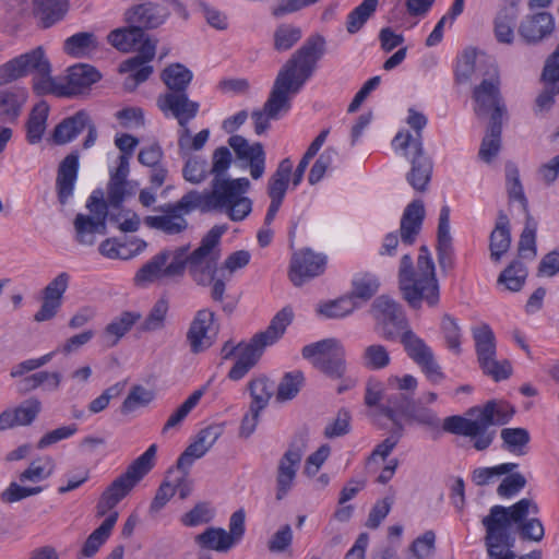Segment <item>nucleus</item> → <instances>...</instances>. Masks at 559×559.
Returning a JSON list of instances; mask_svg holds the SVG:
<instances>
[{
	"mask_svg": "<svg viewBox=\"0 0 559 559\" xmlns=\"http://www.w3.org/2000/svg\"><path fill=\"white\" fill-rule=\"evenodd\" d=\"M325 52V39L319 34L309 36L282 67L262 109L251 112L254 132L263 134L271 120H278L289 111L292 97L299 93Z\"/></svg>",
	"mask_w": 559,
	"mask_h": 559,
	"instance_id": "f257e3e1",
	"label": "nucleus"
},
{
	"mask_svg": "<svg viewBox=\"0 0 559 559\" xmlns=\"http://www.w3.org/2000/svg\"><path fill=\"white\" fill-rule=\"evenodd\" d=\"M539 512L538 504L530 498H523L511 507L493 506L489 514L481 521L486 528L485 545L490 559H515L514 537L509 530L512 523L516 525V532L522 540L539 543L545 536V528L536 515Z\"/></svg>",
	"mask_w": 559,
	"mask_h": 559,
	"instance_id": "f03ea898",
	"label": "nucleus"
},
{
	"mask_svg": "<svg viewBox=\"0 0 559 559\" xmlns=\"http://www.w3.org/2000/svg\"><path fill=\"white\" fill-rule=\"evenodd\" d=\"M399 287L403 299L412 309H420L423 302L431 308L438 306L440 286L433 260L426 246L419 248L416 269L411 254L406 253L401 258Z\"/></svg>",
	"mask_w": 559,
	"mask_h": 559,
	"instance_id": "7ed1b4c3",
	"label": "nucleus"
},
{
	"mask_svg": "<svg viewBox=\"0 0 559 559\" xmlns=\"http://www.w3.org/2000/svg\"><path fill=\"white\" fill-rule=\"evenodd\" d=\"M515 411L506 402L488 401L483 407H472L468 415L475 419L453 415L443 421V429L447 432L469 437L474 439L473 447L477 451L488 449L496 436V430H489L490 426H502L511 420Z\"/></svg>",
	"mask_w": 559,
	"mask_h": 559,
	"instance_id": "20e7f679",
	"label": "nucleus"
},
{
	"mask_svg": "<svg viewBox=\"0 0 559 559\" xmlns=\"http://www.w3.org/2000/svg\"><path fill=\"white\" fill-rule=\"evenodd\" d=\"M250 186L245 177L213 180L212 190L201 192L202 213L219 210L234 222L245 219L252 211V201L243 195Z\"/></svg>",
	"mask_w": 559,
	"mask_h": 559,
	"instance_id": "39448f33",
	"label": "nucleus"
},
{
	"mask_svg": "<svg viewBox=\"0 0 559 559\" xmlns=\"http://www.w3.org/2000/svg\"><path fill=\"white\" fill-rule=\"evenodd\" d=\"M156 451L157 445L151 444L143 454L127 467L124 473L103 491L96 504V515L98 518H103L111 511L152 471Z\"/></svg>",
	"mask_w": 559,
	"mask_h": 559,
	"instance_id": "423d86ee",
	"label": "nucleus"
},
{
	"mask_svg": "<svg viewBox=\"0 0 559 559\" xmlns=\"http://www.w3.org/2000/svg\"><path fill=\"white\" fill-rule=\"evenodd\" d=\"M202 213L201 192L190 190L175 203H165L154 207L160 215L145 216L143 223L151 229L164 233L168 236L180 235L188 229L189 223L186 215L193 211Z\"/></svg>",
	"mask_w": 559,
	"mask_h": 559,
	"instance_id": "0eeeda50",
	"label": "nucleus"
},
{
	"mask_svg": "<svg viewBox=\"0 0 559 559\" xmlns=\"http://www.w3.org/2000/svg\"><path fill=\"white\" fill-rule=\"evenodd\" d=\"M110 204L104 199L102 190H95L88 198L86 207L92 215L78 214L73 225L75 229V239L83 246H93L96 241V235L107 234V219L118 223L120 214L109 213Z\"/></svg>",
	"mask_w": 559,
	"mask_h": 559,
	"instance_id": "6e6552de",
	"label": "nucleus"
},
{
	"mask_svg": "<svg viewBox=\"0 0 559 559\" xmlns=\"http://www.w3.org/2000/svg\"><path fill=\"white\" fill-rule=\"evenodd\" d=\"M302 357L332 380H340L346 373V352L340 340L330 337L304 346Z\"/></svg>",
	"mask_w": 559,
	"mask_h": 559,
	"instance_id": "1a4fd4ad",
	"label": "nucleus"
},
{
	"mask_svg": "<svg viewBox=\"0 0 559 559\" xmlns=\"http://www.w3.org/2000/svg\"><path fill=\"white\" fill-rule=\"evenodd\" d=\"M227 230L226 225H215L202 238L200 246L190 253L189 274L201 286H209L217 272L218 255L214 248Z\"/></svg>",
	"mask_w": 559,
	"mask_h": 559,
	"instance_id": "9d476101",
	"label": "nucleus"
},
{
	"mask_svg": "<svg viewBox=\"0 0 559 559\" xmlns=\"http://www.w3.org/2000/svg\"><path fill=\"white\" fill-rule=\"evenodd\" d=\"M227 230L226 225H215L202 238L200 246L190 253L189 274L201 286H209L217 272L218 255L214 248Z\"/></svg>",
	"mask_w": 559,
	"mask_h": 559,
	"instance_id": "9b49d317",
	"label": "nucleus"
},
{
	"mask_svg": "<svg viewBox=\"0 0 559 559\" xmlns=\"http://www.w3.org/2000/svg\"><path fill=\"white\" fill-rule=\"evenodd\" d=\"M293 318L294 312L292 308L284 307L280 310L264 331L254 334L243 347L240 346L237 361L245 365L249 370L253 368L261 358L265 347L275 344L284 335Z\"/></svg>",
	"mask_w": 559,
	"mask_h": 559,
	"instance_id": "f8f14e48",
	"label": "nucleus"
},
{
	"mask_svg": "<svg viewBox=\"0 0 559 559\" xmlns=\"http://www.w3.org/2000/svg\"><path fill=\"white\" fill-rule=\"evenodd\" d=\"M393 145L403 150L411 160L412 168L406 176L408 183L419 192L427 190L432 174V162L424 152L420 139H413L408 131L399 132L393 139Z\"/></svg>",
	"mask_w": 559,
	"mask_h": 559,
	"instance_id": "ddd939ff",
	"label": "nucleus"
},
{
	"mask_svg": "<svg viewBox=\"0 0 559 559\" xmlns=\"http://www.w3.org/2000/svg\"><path fill=\"white\" fill-rule=\"evenodd\" d=\"M370 313L376 322V331L386 341L396 340L409 328L402 306L386 295L373 300Z\"/></svg>",
	"mask_w": 559,
	"mask_h": 559,
	"instance_id": "4468645a",
	"label": "nucleus"
},
{
	"mask_svg": "<svg viewBox=\"0 0 559 559\" xmlns=\"http://www.w3.org/2000/svg\"><path fill=\"white\" fill-rule=\"evenodd\" d=\"M157 107L164 115H171L178 120L182 131L178 139L180 150L188 147L189 128L188 123L194 119L199 112L200 105L198 102L191 100L187 92H167L157 98Z\"/></svg>",
	"mask_w": 559,
	"mask_h": 559,
	"instance_id": "2eb2a0df",
	"label": "nucleus"
},
{
	"mask_svg": "<svg viewBox=\"0 0 559 559\" xmlns=\"http://www.w3.org/2000/svg\"><path fill=\"white\" fill-rule=\"evenodd\" d=\"M29 72H35L37 75L51 73L50 62L40 46L0 66V86L23 78Z\"/></svg>",
	"mask_w": 559,
	"mask_h": 559,
	"instance_id": "dca6fc26",
	"label": "nucleus"
},
{
	"mask_svg": "<svg viewBox=\"0 0 559 559\" xmlns=\"http://www.w3.org/2000/svg\"><path fill=\"white\" fill-rule=\"evenodd\" d=\"M399 337L407 356L430 381L436 383L444 378L431 348L412 329L408 328Z\"/></svg>",
	"mask_w": 559,
	"mask_h": 559,
	"instance_id": "f3484780",
	"label": "nucleus"
},
{
	"mask_svg": "<svg viewBox=\"0 0 559 559\" xmlns=\"http://www.w3.org/2000/svg\"><path fill=\"white\" fill-rule=\"evenodd\" d=\"M473 98L476 103L474 110L477 117L490 114V118L497 117L496 121H502L507 108L500 95L499 78L496 70L489 79H484L480 84L475 86Z\"/></svg>",
	"mask_w": 559,
	"mask_h": 559,
	"instance_id": "a211bd4d",
	"label": "nucleus"
},
{
	"mask_svg": "<svg viewBox=\"0 0 559 559\" xmlns=\"http://www.w3.org/2000/svg\"><path fill=\"white\" fill-rule=\"evenodd\" d=\"M228 145L234 150L237 160L245 163L241 167H249L252 179L262 178L266 160L262 143L254 142L250 144L242 135L234 134L228 139Z\"/></svg>",
	"mask_w": 559,
	"mask_h": 559,
	"instance_id": "6ab92c4d",
	"label": "nucleus"
},
{
	"mask_svg": "<svg viewBox=\"0 0 559 559\" xmlns=\"http://www.w3.org/2000/svg\"><path fill=\"white\" fill-rule=\"evenodd\" d=\"M325 267V257L304 249L293 254L289 266V280L295 286H301L306 281L319 276Z\"/></svg>",
	"mask_w": 559,
	"mask_h": 559,
	"instance_id": "aec40b11",
	"label": "nucleus"
},
{
	"mask_svg": "<svg viewBox=\"0 0 559 559\" xmlns=\"http://www.w3.org/2000/svg\"><path fill=\"white\" fill-rule=\"evenodd\" d=\"M170 15V11L156 2L146 1L128 8L124 12V21L134 24L145 31L155 29L163 25Z\"/></svg>",
	"mask_w": 559,
	"mask_h": 559,
	"instance_id": "412c9836",
	"label": "nucleus"
},
{
	"mask_svg": "<svg viewBox=\"0 0 559 559\" xmlns=\"http://www.w3.org/2000/svg\"><path fill=\"white\" fill-rule=\"evenodd\" d=\"M215 313L209 309L199 310L187 333L191 352L198 354L211 347L217 330L213 329Z\"/></svg>",
	"mask_w": 559,
	"mask_h": 559,
	"instance_id": "4be33fe9",
	"label": "nucleus"
},
{
	"mask_svg": "<svg viewBox=\"0 0 559 559\" xmlns=\"http://www.w3.org/2000/svg\"><path fill=\"white\" fill-rule=\"evenodd\" d=\"M302 454L301 448L290 444L280 459L276 468V500L284 499L293 488Z\"/></svg>",
	"mask_w": 559,
	"mask_h": 559,
	"instance_id": "5701e85b",
	"label": "nucleus"
},
{
	"mask_svg": "<svg viewBox=\"0 0 559 559\" xmlns=\"http://www.w3.org/2000/svg\"><path fill=\"white\" fill-rule=\"evenodd\" d=\"M70 275L67 272L59 273L43 290V304L35 313L36 322L51 320L62 304V296L68 289Z\"/></svg>",
	"mask_w": 559,
	"mask_h": 559,
	"instance_id": "b1692460",
	"label": "nucleus"
},
{
	"mask_svg": "<svg viewBox=\"0 0 559 559\" xmlns=\"http://www.w3.org/2000/svg\"><path fill=\"white\" fill-rule=\"evenodd\" d=\"M437 259L443 273L454 267V250L450 233V207L443 205L439 214L437 230Z\"/></svg>",
	"mask_w": 559,
	"mask_h": 559,
	"instance_id": "393cba45",
	"label": "nucleus"
},
{
	"mask_svg": "<svg viewBox=\"0 0 559 559\" xmlns=\"http://www.w3.org/2000/svg\"><path fill=\"white\" fill-rule=\"evenodd\" d=\"M79 153L68 154L59 164L56 178L58 201L64 205L73 195L74 186L79 174Z\"/></svg>",
	"mask_w": 559,
	"mask_h": 559,
	"instance_id": "a878e982",
	"label": "nucleus"
},
{
	"mask_svg": "<svg viewBox=\"0 0 559 559\" xmlns=\"http://www.w3.org/2000/svg\"><path fill=\"white\" fill-rule=\"evenodd\" d=\"M100 78V73L91 64L78 63L70 67L66 76V83H63L66 97L82 94L92 84L98 82Z\"/></svg>",
	"mask_w": 559,
	"mask_h": 559,
	"instance_id": "bb28decb",
	"label": "nucleus"
},
{
	"mask_svg": "<svg viewBox=\"0 0 559 559\" xmlns=\"http://www.w3.org/2000/svg\"><path fill=\"white\" fill-rule=\"evenodd\" d=\"M167 253L158 252L144 263L133 277L134 285L138 287H147L151 284L165 285L170 280L166 273Z\"/></svg>",
	"mask_w": 559,
	"mask_h": 559,
	"instance_id": "cd10ccee",
	"label": "nucleus"
},
{
	"mask_svg": "<svg viewBox=\"0 0 559 559\" xmlns=\"http://www.w3.org/2000/svg\"><path fill=\"white\" fill-rule=\"evenodd\" d=\"M554 31V19L548 12L527 15L519 26V34L527 44H537Z\"/></svg>",
	"mask_w": 559,
	"mask_h": 559,
	"instance_id": "c85d7f7f",
	"label": "nucleus"
},
{
	"mask_svg": "<svg viewBox=\"0 0 559 559\" xmlns=\"http://www.w3.org/2000/svg\"><path fill=\"white\" fill-rule=\"evenodd\" d=\"M425 207L421 200L411 202L401 218V240L404 245H413L421 229Z\"/></svg>",
	"mask_w": 559,
	"mask_h": 559,
	"instance_id": "c756f323",
	"label": "nucleus"
},
{
	"mask_svg": "<svg viewBox=\"0 0 559 559\" xmlns=\"http://www.w3.org/2000/svg\"><path fill=\"white\" fill-rule=\"evenodd\" d=\"M88 124V114L84 110L76 111L73 116L64 118L52 132V141L57 145H63L73 141Z\"/></svg>",
	"mask_w": 559,
	"mask_h": 559,
	"instance_id": "7c9ffc66",
	"label": "nucleus"
},
{
	"mask_svg": "<svg viewBox=\"0 0 559 559\" xmlns=\"http://www.w3.org/2000/svg\"><path fill=\"white\" fill-rule=\"evenodd\" d=\"M68 0H34V15L43 28L60 22L68 12Z\"/></svg>",
	"mask_w": 559,
	"mask_h": 559,
	"instance_id": "2f4dec72",
	"label": "nucleus"
},
{
	"mask_svg": "<svg viewBox=\"0 0 559 559\" xmlns=\"http://www.w3.org/2000/svg\"><path fill=\"white\" fill-rule=\"evenodd\" d=\"M510 245L511 233L509 218L503 211H499L496 226L491 231L489 239L491 260L495 262L500 261L502 255L509 250Z\"/></svg>",
	"mask_w": 559,
	"mask_h": 559,
	"instance_id": "473e14b6",
	"label": "nucleus"
},
{
	"mask_svg": "<svg viewBox=\"0 0 559 559\" xmlns=\"http://www.w3.org/2000/svg\"><path fill=\"white\" fill-rule=\"evenodd\" d=\"M127 24L128 26L116 28L107 36L108 43L121 52H129L134 49L136 45H142L146 38H150L134 24Z\"/></svg>",
	"mask_w": 559,
	"mask_h": 559,
	"instance_id": "72a5a7b5",
	"label": "nucleus"
},
{
	"mask_svg": "<svg viewBox=\"0 0 559 559\" xmlns=\"http://www.w3.org/2000/svg\"><path fill=\"white\" fill-rule=\"evenodd\" d=\"M141 319V314L134 311H123L116 317L104 330L103 337L108 346H115L131 328Z\"/></svg>",
	"mask_w": 559,
	"mask_h": 559,
	"instance_id": "f704fd0d",
	"label": "nucleus"
},
{
	"mask_svg": "<svg viewBox=\"0 0 559 559\" xmlns=\"http://www.w3.org/2000/svg\"><path fill=\"white\" fill-rule=\"evenodd\" d=\"M293 164L289 158H284L277 166L275 173L269 179L267 194L271 201L282 203L292 176Z\"/></svg>",
	"mask_w": 559,
	"mask_h": 559,
	"instance_id": "c9c22d12",
	"label": "nucleus"
},
{
	"mask_svg": "<svg viewBox=\"0 0 559 559\" xmlns=\"http://www.w3.org/2000/svg\"><path fill=\"white\" fill-rule=\"evenodd\" d=\"M49 106L46 102L36 104L29 112L26 122V140L29 144L41 141L47 127Z\"/></svg>",
	"mask_w": 559,
	"mask_h": 559,
	"instance_id": "e433bc0d",
	"label": "nucleus"
},
{
	"mask_svg": "<svg viewBox=\"0 0 559 559\" xmlns=\"http://www.w3.org/2000/svg\"><path fill=\"white\" fill-rule=\"evenodd\" d=\"M478 364L496 357V337L491 328L483 323L472 329Z\"/></svg>",
	"mask_w": 559,
	"mask_h": 559,
	"instance_id": "4c0bfd02",
	"label": "nucleus"
},
{
	"mask_svg": "<svg viewBox=\"0 0 559 559\" xmlns=\"http://www.w3.org/2000/svg\"><path fill=\"white\" fill-rule=\"evenodd\" d=\"M118 512H111L105 521L86 538L83 548L82 555L84 557H93L100 546L107 540L109 537L111 530L118 520Z\"/></svg>",
	"mask_w": 559,
	"mask_h": 559,
	"instance_id": "58836bf2",
	"label": "nucleus"
},
{
	"mask_svg": "<svg viewBox=\"0 0 559 559\" xmlns=\"http://www.w3.org/2000/svg\"><path fill=\"white\" fill-rule=\"evenodd\" d=\"M98 48V40L94 33L80 32L68 37L63 43V51L74 58H83L90 51Z\"/></svg>",
	"mask_w": 559,
	"mask_h": 559,
	"instance_id": "ea45409f",
	"label": "nucleus"
},
{
	"mask_svg": "<svg viewBox=\"0 0 559 559\" xmlns=\"http://www.w3.org/2000/svg\"><path fill=\"white\" fill-rule=\"evenodd\" d=\"M160 78L169 92H187L193 74L186 66L171 63L163 70Z\"/></svg>",
	"mask_w": 559,
	"mask_h": 559,
	"instance_id": "a19ab883",
	"label": "nucleus"
},
{
	"mask_svg": "<svg viewBox=\"0 0 559 559\" xmlns=\"http://www.w3.org/2000/svg\"><path fill=\"white\" fill-rule=\"evenodd\" d=\"M496 120L497 117L490 118L487 134L481 141L478 153L486 163H490L497 156L501 146L502 121Z\"/></svg>",
	"mask_w": 559,
	"mask_h": 559,
	"instance_id": "79ce46f5",
	"label": "nucleus"
},
{
	"mask_svg": "<svg viewBox=\"0 0 559 559\" xmlns=\"http://www.w3.org/2000/svg\"><path fill=\"white\" fill-rule=\"evenodd\" d=\"M195 543L204 549L215 550L217 552L228 551L231 545V538L222 527H207L201 534L194 537Z\"/></svg>",
	"mask_w": 559,
	"mask_h": 559,
	"instance_id": "37998d69",
	"label": "nucleus"
},
{
	"mask_svg": "<svg viewBox=\"0 0 559 559\" xmlns=\"http://www.w3.org/2000/svg\"><path fill=\"white\" fill-rule=\"evenodd\" d=\"M414 400L406 393L397 392L388 396L386 404L379 406V413L390 419L393 426L397 427L402 421L399 419L397 414L403 417L411 408Z\"/></svg>",
	"mask_w": 559,
	"mask_h": 559,
	"instance_id": "c03bdc74",
	"label": "nucleus"
},
{
	"mask_svg": "<svg viewBox=\"0 0 559 559\" xmlns=\"http://www.w3.org/2000/svg\"><path fill=\"white\" fill-rule=\"evenodd\" d=\"M190 246H180L174 250L164 249L160 252L167 253L166 273L171 281L180 280L183 277L186 270H189L190 263Z\"/></svg>",
	"mask_w": 559,
	"mask_h": 559,
	"instance_id": "a18cd8bd",
	"label": "nucleus"
},
{
	"mask_svg": "<svg viewBox=\"0 0 559 559\" xmlns=\"http://www.w3.org/2000/svg\"><path fill=\"white\" fill-rule=\"evenodd\" d=\"M379 287L380 282L374 274L367 272L358 273L353 277L352 292L347 295L350 296L355 301L356 299L368 301L377 294Z\"/></svg>",
	"mask_w": 559,
	"mask_h": 559,
	"instance_id": "49530a36",
	"label": "nucleus"
},
{
	"mask_svg": "<svg viewBox=\"0 0 559 559\" xmlns=\"http://www.w3.org/2000/svg\"><path fill=\"white\" fill-rule=\"evenodd\" d=\"M503 441L502 448L515 455L527 453V444L531 440L530 432L525 428H503L500 432Z\"/></svg>",
	"mask_w": 559,
	"mask_h": 559,
	"instance_id": "de8ad7c7",
	"label": "nucleus"
},
{
	"mask_svg": "<svg viewBox=\"0 0 559 559\" xmlns=\"http://www.w3.org/2000/svg\"><path fill=\"white\" fill-rule=\"evenodd\" d=\"M506 187L509 200L520 202L524 213H530L528 201L525 197L524 189L520 179L519 168L514 163L511 162L506 164Z\"/></svg>",
	"mask_w": 559,
	"mask_h": 559,
	"instance_id": "09e8293b",
	"label": "nucleus"
},
{
	"mask_svg": "<svg viewBox=\"0 0 559 559\" xmlns=\"http://www.w3.org/2000/svg\"><path fill=\"white\" fill-rule=\"evenodd\" d=\"M360 361L368 370H382L390 365L391 356L384 345L374 343L364 348Z\"/></svg>",
	"mask_w": 559,
	"mask_h": 559,
	"instance_id": "8fccbe9b",
	"label": "nucleus"
},
{
	"mask_svg": "<svg viewBox=\"0 0 559 559\" xmlns=\"http://www.w3.org/2000/svg\"><path fill=\"white\" fill-rule=\"evenodd\" d=\"M155 392L141 384L133 385L120 406V412L124 415L133 413L140 407L148 406L155 400Z\"/></svg>",
	"mask_w": 559,
	"mask_h": 559,
	"instance_id": "3c124183",
	"label": "nucleus"
},
{
	"mask_svg": "<svg viewBox=\"0 0 559 559\" xmlns=\"http://www.w3.org/2000/svg\"><path fill=\"white\" fill-rule=\"evenodd\" d=\"M249 391L252 399L250 406L254 407V411H263L273 395L274 385L266 377L262 376L249 382Z\"/></svg>",
	"mask_w": 559,
	"mask_h": 559,
	"instance_id": "603ef678",
	"label": "nucleus"
},
{
	"mask_svg": "<svg viewBox=\"0 0 559 559\" xmlns=\"http://www.w3.org/2000/svg\"><path fill=\"white\" fill-rule=\"evenodd\" d=\"M527 269L519 260L510 263L499 275L498 283L504 284L507 289L511 292H519L526 280Z\"/></svg>",
	"mask_w": 559,
	"mask_h": 559,
	"instance_id": "864d4df0",
	"label": "nucleus"
},
{
	"mask_svg": "<svg viewBox=\"0 0 559 559\" xmlns=\"http://www.w3.org/2000/svg\"><path fill=\"white\" fill-rule=\"evenodd\" d=\"M379 0H364L347 16L346 29L349 34L357 33L368 19L376 12Z\"/></svg>",
	"mask_w": 559,
	"mask_h": 559,
	"instance_id": "5fc2aeb1",
	"label": "nucleus"
},
{
	"mask_svg": "<svg viewBox=\"0 0 559 559\" xmlns=\"http://www.w3.org/2000/svg\"><path fill=\"white\" fill-rule=\"evenodd\" d=\"M305 377L299 370L286 372L277 386L276 400L285 402L293 400L304 385Z\"/></svg>",
	"mask_w": 559,
	"mask_h": 559,
	"instance_id": "6e6d98bb",
	"label": "nucleus"
},
{
	"mask_svg": "<svg viewBox=\"0 0 559 559\" xmlns=\"http://www.w3.org/2000/svg\"><path fill=\"white\" fill-rule=\"evenodd\" d=\"M356 308H358L357 302L350 296L345 295L320 305L318 312L326 318L337 319L350 314Z\"/></svg>",
	"mask_w": 559,
	"mask_h": 559,
	"instance_id": "4d7b16f0",
	"label": "nucleus"
},
{
	"mask_svg": "<svg viewBox=\"0 0 559 559\" xmlns=\"http://www.w3.org/2000/svg\"><path fill=\"white\" fill-rule=\"evenodd\" d=\"M302 37L301 28L293 24H281L276 27L274 38V49L276 51H287L292 49Z\"/></svg>",
	"mask_w": 559,
	"mask_h": 559,
	"instance_id": "13d9d810",
	"label": "nucleus"
},
{
	"mask_svg": "<svg viewBox=\"0 0 559 559\" xmlns=\"http://www.w3.org/2000/svg\"><path fill=\"white\" fill-rule=\"evenodd\" d=\"M156 40H152L151 38H146L144 43L140 46L138 55L132 58L124 60L120 67L119 71L122 73H133L144 63L153 60L156 51Z\"/></svg>",
	"mask_w": 559,
	"mask_h": 559,
	"instance_id": "bf43d9fd",
	"label": "nucleus"
},
{
	"mask_svg": "<svg viewBox=\"0 0 559 559\" xmlns=\"http://www.w3.org/2000/svg\"><path fill=\"white\" fill-rule=\"evenodd\" d=\"M328 134H329L328 129L322 130L319 133V135L311 142V144L307 148L306 153L299 160V163L293 174V185L295 187H297L301 182L305 171H306L310 160L318 154L319 150L325 142Z\"/></svg>",
	"mask_w": 559,
	"mask_h": 559,
	"instance_id": "052dcab7",
	"label": "nucleus"
},
{
	"mask_svg": "<svg viewBox=\"0 0 559 559\" xmlns=\"http://www.w3.org/2000/svg\"><path fill=\"white\" fill-rule=\"evenodd\" d=\"M404 418L409 424H417L432 429L438 428L440 425V419L432 409L416 403L415 401L405 414Z\"/></svg>",
	"mask_w": 559,
	"mask_h": 559,
	"instance_id": "680f3d73",
	"label": "nucleus"
},
{
	"mask_svg": "<svg viewBox=\"0 0 559 559\" xmlns=\"http://www.w3.org/2000/svg\"><path fill=\"white\" fill-rule=\"evenodd\" d=\"M536 230L537 223L533 218V216L527 213L525 219L524 229L520 236L519 240V254L523 258L527 257L525 253L530 252V258L534 259L536 257Z\"/></svg>",
	"mask_w": 559,
	"mask_h": 559,
	"instance_id": "e2e57ef3",
	"label": "nucleus"
},
{
	"mask_svg": "<svg viewBox=\"0 0 559 559\" xmlns=\"http://www.w3.org/2000/svg\"><path fill=\"white\" fill-rule=\"evenodd\" d=\"M22 102L16 93L0 91V122H14L21 114Z\"/></svg>",
	"mask_w": 559,
	"mask_h": 559,
	"instance_id": "0e129e2a",
	"label": "nucleus"
},
{
	"mask_svg": "<svg viewBox=\"0 0 559 559\" xmlns=\"http://www.w3.org/2000/svg\"><path fill=\"white\" fill-rule=\"evenodd\" d=\"M516 16L498 11L493 20V33L496 39L501 44H512L514 39V25Z\"/></svg>",
	"mask_w": 559,
	"mask_h": 559,
	"instance_id": "69168bd1",
	"label": "nucleus"
},
{
	"mask_svg": "<svg viewBox=\"0 0 559 559\" xmlns=\"http://www.w3.org/2000/svg\"><path fill=\"white\" fill-rule=\"evenodd\" d=\"M168 308V300L166 298H159L140 325V330L143 332H152L163 329Z\"/></svg>",
	"mask_w": 559,
	"mask_h": 559,
	"instance_id": "338daca9",
	"label": "nucleus"
},
{
	"mask_svg": "<svg viewBox=\"0 0 559 559\" xmlns=\"http://www.w3.org/2000/svg\"><path fill=\"white\" fill-rule=\"evenodd\" d=\"M518 466L516 463H502L492 467H478L473 471L472 480L477 486H486L490 484L495 477L511 473Z\"/></svg>",
	"mask_w": 559,
	"mask_h": 559,
	"instance_id": "774afa93",
	"label": "nucleus"
}]
</instances>
